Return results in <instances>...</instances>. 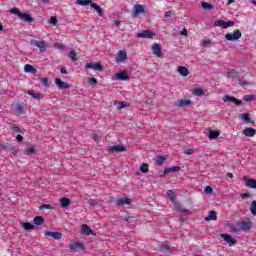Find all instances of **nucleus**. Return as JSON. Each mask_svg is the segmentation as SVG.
<instances>
[{"instance_id": "f257e3e1", "label": "nucleus", "mask_w": 256, "mask_h": 256, "mask_svg": "<svg viewBox=\"0 0 256 256\" xmlns=\"http://www.w3.org/2000/svg\"><path fill=\"white\" fill-rule=\"evenodd\" d=\"M253 227V222L249 219L239 220L236 225H231L230 230L232 233L249 232Z\"/></svg>"}, {"instance_id": "f03ea898", "label": "nucleus", "mask_w": 256, "mask_h": 256, "mask_svg": "<svg viewBox=\"0 0 256 256\" xmlns=\"http://www.w3.org/2000/svg\"><path fill=\"white\" fill-rule=\"evenodd\" d=\"M225 38L228 42L238 41L242 38V32L239 29H235L233 33H227Z\"/></svg>"}, {"instance_id": "7ed1b4c3", "label": "nucleus", "mask_w": 256, "mask_h": 256, "mask_svg": "<svg viewBox=\"0 0 256 256\" xmlns=\"http://www.w3.org/2000/svg\"><path fill=\"white\" fill-rule=\"evenodd\" d=\"M235 25V22L232 21V20H228V21H225V20H215L214 21V26H218V27H221L223 29H227L229 27H233Z\"/></svg>"}, {"instance_id": "20e7f679", "label": "nucleus", "mask_w": 256, "mask_h": 256, "mask_svg": "<svg viewBox=\"0 0 256 256\" xmlns=\"http://www.w3.org/2000/svg\"><path fill=\"white\" fill-rule=\"evenodd\" d=\"M154 36H156V34L150 29L142 30L136 35L137 38H142V39H153Z\"/></svg>"}, {"instance_id": "39448f33", "label": "nucleus", "mask_w": 256, "mask_h": 256, "mask_svg": "<svg viewBox=\"0 0 256 256\" xmlns=\"http://www.w3.org/2000/svg\"><path fill=\"white\" fill-rule=\"evenodd\" d=\"M30 45H32L33 47H37L41 52L47 50V44L44 41L32 39L30 40Z\"/></svg>"}, {"instance_id": "423d86ee", "label": "nucleus", "mask_w": 256, "mask_h": 256, "mask_svg": "<svg viewBox=\"0 0 256 256\" xmlns=\"http://www.w3.org/2000/svg\"><path fill=\"white\" fill-rule=\"evenodd\" d=\"M191 104H192V102L188 99H179V100H176V102H175V106L178 109H186Z\"/></svg>"}, {"instance_id": "0eeeda50", "label": "nucleus", "mask_w": 256, "mask_h": 256, "mask_svg": "<svg viewBox=\"0 0 256 256\" xmlns=\"http://www.w3.org/2000/svg\"><path fill=\"white\" fill-rule=\"evenodd\" d=\"M223 102H231V103L236 104L237 106L243 105L242 100H239L235 96H231V95H224L223 96Z\"/></svg>"}, {"instance_id": "6e6552de", "label": "nucleus", "mask_w": 256, "mask_h": 256, "mask_svg": "<svg viewBox=\"0 0 256 256\" xmlns=\"http://www.w3.org/2000/svg\"><path fill=\"white\" fill-rule=\"evenodd\" d=\"M85 69H93L94 71H103V65L101 63H86L85 64Z\"/></svg>"}, {"instance_id": "1a4fd4ad", "label": "nucleus", "mask_w": 256, "mask_h": 256, "mask_svg": "<svg viewBox=\"0 0 256 256\" xmlns=\"http://www.w3.org/2000/svg\"><path fill=\"white\" fill-rule=\"evenodd\" d=\"M127 59V53L125 50H120L117 52V56H116V62L118 64H121L124 62V60Z\"/></svg>"}, {"instance_id": "9d476101", "label": "nucleus", "mask_w": 256, "mask_h": 256, "mask_svg": "<svg viewBox=\"0 0 256 256\" xmlns=\"http://www.w3.org/2000/svg\"><path fill=\"white\" fill-rule=\"evenodd\" d=\"M152 51L155 57L157 58H161L162 56V49H161V45L154 43L152 46Z\"/></svg>"}, {"instance_id": "9b49d317", "label": "nucleus", "mask_w": 256, "mask_h": 256, "mask_svg": "<svg viewBox=\"0 0 256 256\" xmlns=\"http://www.w3.org/2000/svg\"><path fill=\"white\" fill-rule=\"evenodd\" d=\"M226 77L227 78H232V79H240L241 78V73L234 70V69H231V70L227 71Z\"/></svg>"}, {"instance_id": "f8f14e48", "label": "nucleus", "mask_w": 256, "mask_h": 256, "mask_svg": "<svg viewBox=\"0 0 256 256\" xmlns=\"http://www.w3.org/2000/svg\"><path fill=\"white\" fill-rule=\"evenodd\" d=\"M220 238L226 241L229 244V246L235 245L237 243V241L228 234H221Z\"/></svg>"}, {"instance_id": "ddd939ff", "label": "nucleus", "mask_w": 256, "mask_h": 256, "mask_svg": "<svg viewBox=\"0 0 256 256\" xmlns=\"http://www.w3.org/2000/svg\"><path fill=\"white\" fill-rule=\"evenodd\" d=\"M55 84L60 88L61 90H67L69 89L70 85L67 82H63L60 78L55 79Z\"/></svg>"}, {"instance_id": "4468645a", "label": "nucleus", "mask_w": 256, "mask_h": 256, "mask_svg": "<svg viewBox=\"0 0 256 256\" xmlns=\"http://www.w3.org/2000/svg\"><path fill=\"white\" fill-rule=\"evenodd\" d=\"M243 180L248 188L256 189V180L247 177H244Z\"/></svg>"}, {"instance_id": "2eb2a0df", "label": "nucleus", "mask_w": 256, "mask_h": 256, "mask_svg": "<svg viewBox=\"0 0 256 256\" xmlns=\"http://www.w3.org/2000/svg\"><path fill=\"white\" fill-rule=\"evenodd\" d=\"M109 151L111 153L114 152H125L126 151V147L124 145H113L109 148Z\"/></svg>"}, {"instance_id": "dca6fc26", "label": "nucleus", "mask_w": 256, "mask_h": 256, "mask_svg": "<svg viewBox=\"0 0 256 256\" xmlns=\"http://www.w3.org/2000/svg\"><path fill=\"white\" fill-rule=\"evenodd\" d=\"M117 206L131 205V199L128 197L118 198L116 201Z\"/></svg>"}, {"instance_id": "f3484780", "label": "nucleus", "mask_w": 256, "mask_h": 256, "mask_svg": "<svg viewBox=\"0 0 256 256\" xmlns=\"http://www.w3.org/2000/svg\"><path fill=\"white\" fill-rule=\"evenodd\" d=\"M242 133L246 137H254L256 135V129L255 128H244Z\"/></svg>"}, {"instance_id": "a211bd4d", "label": "nucleus", "mask_w": 256, "mask_h": 256, "mask_svg": "<svg viewBox=\"0 0 256 256\" xmlns=\"http://www.w3.org/2000/svg\"><path fill=\"white\" fill-rule=\"evenodd\" d=\"M70 249L74 252H79L80 250L84 249V244H81L79 242L70 244Z\"/></svg>"}, {"instance_id": "6ab92c4d", "label": "nucleus", "mask_w": 256, "mask_h": 256, "mask_svg": "<svg viewBox=\"0 0 256 256\" xmlns=\"http://www.w3.org/2000/svg\"><path fill=\"white\" fill-rule=\"evenodd\" d=\"M90 8L96 10L99 17H104L103 8H101L98 4L92 3L90 4Z\"/></svg>"}, {"instance_id": "aec40b11", "label": "nucleus", "mask_w": 256, "mask_h": 256, "mask_svg": "<svg viewBox=\"0 0 256 256\" xmlns=\"http://www.w3.org/2000/svg\"><path fill=\"white\" fill-rule=\"evenodd\" d=\"M19 19L27 23L33 22L32 16L29 13H25V12H23V14L19 16Z\"/></svg>"}, {"instance_id": "412c9836", "label": "nucleus", "mask_w": 256, "mask_h": 256, "mask_svg": "<svg viewBox=\"0 0 256 256\" xmlns=\"http://www.w3.org/2000/svg\"><path fill=\"white\" fill-rule=\"evenodd\" d=\"M206 222L217 221V213L215 210H210L208 217H205Z\"/></svg>"}, {"instance_id": "4be33fe9", "label": "nucleus", "mask_w": 256, "mask_h": 256, "mask_svg": "<svg viewBox=\"0 0 256 256\" xmlns=\"http://www.w3.org/2000/svg\"><path fill=\"white\" fill-rule=\"evenodd\" d=\"M45 235L47 237H51L57 241L61 240V238H62V234L59 232H46Z\"/></svg>"}, {"instance_id": "5701e85b", "label": "nucleus", "mask_w": 256, "mask_h": 256, "mask_svg": "<svg viewBox=\"0 0 256 256\" xmlns=\"http://www.w3.org/2000/svg\"><path fill=\"white\" fill-rule=\"evenodd\" d=\"M172 203L174 204V207H175L179 212L184 213V214H186V213L189 212V210L183 208L182 204H181L180 202H178L177 200H176V201H173Z\"/></svg>"}, {"instance_id": "b1692460", "label": "nucleus", "mask_w": 256, "mask_h": 256, "mask_svg": "<svg viewBox=\"0 0 256 256\" xmlns=\"http://www.w3.org/2000/svg\"><path fill=\"white\" fill-rule=\"evenodd\" d=\"M145 14L144 6L141 4H136L134 6V15Z\"/></svg>"}, {"instance_id": "393cba45", "label": "nucleus", "mask_w": 256, "mask_h": 256, "mask_svg": "<svg viewBox=\"0 0 256 256\" xmlns=\"http://www.w3.org/2000/svg\"><path fill=\"white\" fill-rule=\"evenodd\" d=\"M81 233L83 235L89 236L91 234H94L93 230H91L87 225H82L81 226Z\"/></svg>"}, {"instance_id": "a878e982", "label": "nucleus", "mask_w": 256, "mask_h": 256, "mask_svg": "<svg viewBox=\"0 0 256 256\" xmlns=\"http://www.w3.org/2000/svg\"><path fill=\"white\" fill-rule=\"evenodd\" d=\"M177 72L180 73L183 77H187L189 75V70L185 66H180L177 68Z\"/></svg>"}, {"instance_id": "bb28decb", "label": "nucleus", "mask_w": 256, "mask_h": 256, "mask_svg": "<svg viewBox=\"0 0 256 256\" xmlns=\"http://www.w3.org/2000/svg\"><path fill=\"white\" fill-rule=\"evenodd\" d=\"M114 105H116V108H117L118 110H122V109H125V108H127V107L130 106L129 103H127V102H121V101H116V102H114Z\"/></svg>"}, {"instance_id": "cd10ccee", "label": "nucleus", "mask_w": 256, "mask_h": 256, "mask_svg": "<svg viewBox=\"0 0 256 256\" xmlns=\"http://www.w3.org/2000/svg\"><path fill=\"white\" fill-rule=\"evenodd\" d=\"M116 78H117L119 81H128V80H129V76H128V74L126 73V71L118 73V74L116 75Z\"/></svg>"}, {"instance_id": "c85d7f7f", "label": "nucleus", "mask_w": 256, "mask_h": 256, "mask_svg": "<svg viewBox=\"0 0 256 256\" xmlns=\"http://www.w3.org/2000/svg\"><path fill=\"white\" fill-rule=\"evenodd\" d=\"M25 73L37 74V69H35L31 64H26L24 66Z\"/></svg>"}, {"instance_id": "c756f323", "label": "nucleus", "mask_w": 256, "mask_h": 256, "mask_svg": "<svg viewBox=\"0 0 256 256\" xmlns=\"http://www.w3.org/2000/svg\"><path fill=\"white\" fill-rule=\"evenodd\" d=\"M166 160H167V158H165L163 155H159L157 160L155 161V166H157V167L163 166V164L165 163Z\"/></svg>"}, {"instance_id": "7c9ffc66", "label": "nucleus", "mask_w": 256, "mask_h": 256, "mask_svg": "<svg viewBox=\"0 0 256 256\" xmlns=\"http://www.w3.org/2000/svg\"><path fill=\"white\" fill-rule=\"evenodd\" d=\"M70 204H71V201L69 198H66V197L61 198V200H60L61 207L68 208L70 206Z\"/></svg>"}, {"instance_id": "2f4dec72", "label": "nucleus", "mask_w": 256, "mask_h": 256, "mask_svg": "<svg viewBox=\"0 0 256 256\" xmlns=\"http://www.w3.org/2000/svg\"><path fill=\"white\" fill-rule=\"evenodd\" d=\"M241 119L243 122H246L248 124H253L254 121L251 119V117L249 116L248 113H243L242 116H241Z\"/></svg>"}, {"instance_id": "473e14b6", "label": "nucleus", "mask_w": 256, "mask_h": 256, "mask_svg": "<svg viewBox=\"0 0 256 256\" xmlns=\"http://www.w3.org/2000/svg\"><path fill=\"white\" fill-rule=\"evenodd\" d=\"M220 135V132L219 131H216V130H210L209 131V139L210 140H215L219 137Z\"/></svg>"}, {"instance_id": "72a5a7b5", "label": "nucleus", "mask_w": 256, "mask_h": 256, "mask_svg": "<svg viewBox=\"0 0 256 256\" xmlns=\"http://www.w3.org/2000/svg\"><path fill=\"white\" fill-rule=\"evenodd\" d=\"M93 4V0H76V5L88 6Z\"/></svg>"}, {"instance_id": "f704fd0d", "label": "nucleus", "mask_w": 256, "mask_h": 256, "mask_svg": "<svg viewBox=\"0 0 256 256\" xmlns=\"http://www.w3.org/2000/svg\"><path fill=\"white\" fill-rule=\"evenodd\" d=\"M167 196H168L169 200L172 201V203L177 201L176 195H175L173 190H168L167 191Z\"/></svg>"}, {"instance_id": "c9c22d12", "label": "nucleus", "mask_w": 256, "mask_h": 256, "mask_svg": "<svg viewBox=\"0 0 256 256\" xmlns=\"http://www.w3.org/2000/svg\"><path fill=\"white\" fill-rule=\"evenodd\" d=\"M140 172L144 173V174L148 173L149 172V164L142 163L140 166Z\"/></svg>"}, {"instance_id": "e433bc0d", "label": "nucleus", "mask_w": 256, "mask_h": 256, "mask_svg": "<svg viewBox=\"0 0 256 256\" xmlns=\"http://www.w3.org/2000/svg\"><path fill=\"white\" fill-rule=\"evenodd\" d=\"M250 212H251L252 216H256V201L251 202Z\"/></svg>"}, {"instance_id": "4c0bfd02", "label": "nucleus", "mask_w": 256, "mask_h": 256, "mask_svg": "<svg viewBox=\"0 0 256 256\" xmlns=\"http://www.w3.org/2000/svg\"><path fill=\"white\" fill-rule=\"evenodd\" d=\"M44 219L42 216H37L34 218V225H43Z\"/></svg>"}, {"instance_id": "58836bf2", "label": "nucleus", "mask_w": 256, "mask_h": 256, "mask_svg": "<svg viewBox=\"0 0 256 256\" xmlns=\"http://www.w3.org/2000/svg\"><path fill=\"white\" fill-rule=\"evenodd\" d=\"M28 95L32 96L37 101L41 100V94L40 93H34L33 91H28Z\"/></svg>"}, {"instance_id": "ea45409f", "label": "nucleus", "mask_w": 256, "mask_h": 256, "mask_svg": "<svg viewBox=\"0 0 256 256\" xmlns=\"http://www.w3.org/2000/svg\"><path fill=\"white\" fill-rule=\"evenodd\" d=\"M193 94L195 96H203V95H205V91H203V89H201V88H195L193 91Z\"/></svg>"}, {"instance_id": "a19ab883", "label": "nucleus", "mask_w": 256, "mask_h": 256, "mask_svg": "<svg viewBox=\"0 0 256 256\" xmlns=\"http://www.w3.org/2000/svg\"><path fill=\"white\" fill-rule=\"evenodd\" d=\"M10 13H11V14H14V15H18L19 18H20L21 15L23 14V12H21L20 9H18V8H12V9H10Z\"/></svg>"}, {"instance_id": "79ce46f5", "label": "nucleus", "mask_w": 256, "mask_h": 256, "mask_svg": "<svg viewBox=\"0 0 256 256\" xmlns=\"http://www.w3.org/2000/svg\"><path fill=\"white\" fill-rule=\"evenodd\" d=\"M69 58L71 59V61H77L78 60L77 53H76L75 50L70 51Z\"/></svg>"}, {"instance_id": "37998d69", "label": "nucleus", "mask_w": 256, "mask_h": 256, "mask_svg": "<svg viewBox=\"0 0 256 256\" xmlns=\"http://www.w3.org/2000/svg\"><path fill=\"white\" fill-rule=\"evenodd\" d=\"M23 227L26 231L34 230V226L30 222H24Z\"/></svg>"}, {"instance_id": "c03bdc74", "label": "nucleus", "mask_w": 256, "mask_h": 256, "mask_svg": "<svg viewBox=\"0 0 256 256\" xmlns=\"http://www.w3.org/2000/svg\"><path fill=\"white\" fill-rule=\"evenodd\" d=\"M254 100H255V96L254 95H244L243 96V101L251 102V101H254Z\"/></svg>"}, {"instance_id": "a18cd8bd", "label": "nucleus", "mask_w": 256, "mask_h": 256, "mask_svg": "<svg viewBox=\"0 0 256 256\" xmlns=\"http://www.w3.org/2000/svg\"><path fill=\"white\" fill-rule=\"evenodd\" d=\"M16 112L19 114V115H22L23 112H24V107L22 104H17L16 105Z\"/></svg>"}, {"instance_id": "49530a36", "label": "nucleus", "mask_w": 256, "mask_h": 256, "mask_svg": "<svg viewBox=\"0 0 256 256\" xmlns=\"http://www.w3.org/2000/svg\"><path fill=\"white\" fill-rule=\"evenodd\" d=\"M0 149L2 150H9L11 153L15 154L16 153V149L15 148H9L7 149V146L5 145H0Z\"/></svg>"}, {"instance_id": "de8ad7c7", "label": "nucleus", "mask_w": 256, "mask_h": 256, "mask_svg": "<svg viewBox=\"0 0 256 256\" xmlns=\"http://www.w3.org/2000/svg\"><path fill=\"white\" fill-rule=\"evenodd\" d=\"M26 153L27 155L31 156V155H34L35 153V148L34 147H29L26 149Z\"/></svg>"}, {"instance_id": "09e8293b", "label": "nucleus", "mask_w": 256, "mask_h": 256, "mask_svg": "<svg viewBox=\"0 0 256 256\" xmlns=\"http://www.w3.org/2000/svg\"><path fill=\"white\" fill-rule=\"evenodd\" d=\"M89 85L90 86H95L97 85V79L96 78H89Z\"/></svg>"}, {"instance_id": "8fccbe9b", "label": "nucleus", "mask_w": 256, "mask_h": 256, "mask_svg": "<svg viewBox=\"0 0 256 256\" xmlns=\"http://www.w3.org/2000/svg\"><path fill=\"white\" fill-rule=\"evenodd\" d=\"M212 8H213V6L211 4L202 2V9H212Z\"/></svg>"}, {"instance_id": "3c124183", "label": "nucleus", "mask_w": 256, "mask_h": 256, "mask_svg": "<svg viewBox=\"0 0 256 256\" xmlns=\"http://www.w3.org/2000/svg\"><path fill=\"white\" fill-rule=\"evenodd\" d=\"M43 209H52V206L50 204H43L39 206V210H43Z\"/></svg>"}, {"instance_id": "603ef678", "label": "nucleus", "mask_w": 256, "mask_h": 256, "mask_svg": "<svg viewBox=\"0 0 256 256\" xmlns=\"http://www.w3.org/2000/svg\"><path fill=\"white\" fill-rule=\"evenodd\" d=\"M204 191H205L206 194L213 193V187H211V186H206L205 189H204Z\"/></svg>"}, {"instance_id": "864d4df0", "label": "nucleus", "mask_w": 256, "mask_h": 256, "mask_svg": "<svg viewBox=\"0 0 256 256\" xmlns=\"http://www.w3.org/2000/svg\"><path fill=\"white\" fill-rule=\"evenodd\" d=\"M41 82H42V84H43L45 87H49V80H48V78H42V79H41Z\"/></svg>"}, {"instance_id": "5fc2aeb1", "label": "nucleus", "mask_w": 256, "mask_h": 256, "mask_svg": "<svg viewBox=\"0 0 256 256\" xmlns=\"http://www.w3.org/2000/svg\"><path fill=\"white\" fill-rule=\"evenodd\" d=\"M210 44H211V40H210V39H204V40L202 41V45H203V46H210Z\"/></svg>"}, {"instance_id": "6e6d98bb", "label": "nucleus", "mask_w": 256, "mask_h": 256, "mask_svg": "<svg viewBox=\"0 0 256 256\" xmlns=\"http://www.w3.org/2000/svg\"><path fill=\"white\" fill-rule=\"evenodd\" d=\"M50 24L51 25H57V17H51Z\"/></svg>"}, {"instance_id": "4d7b16f0", "label": "nucleus", "mask_w": 256, "mask_h": 256, "mask_svg": "<svg viewBox=\"0 0 256 256\" xmlns=\"http://www.w3.org/2000/svg\"><path fill=\"white\" fill-rule=\"evenodd\" d=\"M172 172L178 173L180 172L181 168L179 166L171 167Z\"/></svg>"}, {"instance_id": "13d9d810", "label": "nucleus", "mask_w": 256, "mask_h": 256, "mask_svg": "<svg viewBox=\"0 0 256 256\" xmlns=\"http://www.w3.org/2000/svg\"><path fill=\"white\" fill-rule=\"evenodd\" d=\"M237 83L240 84L243 88H245V86H248V85H249L248 82H241L240 79H238Z\"/></svg>"}, {"instance_id": "bf43d9fd", "label": "nucleus", "mask_w": 256, "mask_h": 256, "mask_svg": "<svg viewBox=\"0 0 256 256\" xmlns=\"http://www.w3.org/2000/svg\"><path fill=\"white\" fill-rule=\"evenodd\" d=\"M11 130L14 131L15 133H21V129L19 127H11Z\"/></svg>"}, {"instance_id": "052dcab7", "label": "nucleus", "mask_w": 256, "mask_h": 256, "mask_svg": "<svg viewBox=\"0 0 256 256\" xmlns=\"http://www.w3.org/2000/svg\"><path fill=\"white\" fill-rule=\"evenodd\" d=\"M172 172H173V170H171V167L164 169V175H168V174H170V173H172Z\"/></svg>"}, {"instance_id": "680f3d73", "label": "nucleus", "mask_w": 256, "mask_h": 256, "mask_svg": "<svg viewBox=\"0 0 256 256\" xmlns=\"http://www.w3.org/2000/svg\"><path fill=\"white\" fill-rule=\"evenodd\" d=\"M61 74L63 75H68V70L66 69V67H62L60 70Z\"/></svg>"}, {"instance_id": "e2e57ef3", "label": "nucleus", "mask_w": 256, "mask_h": 256, "mask_svg": "<svg viewBox=\"0 0 256 256\" xmlns=\"http://www.w3.org/2000/svg\"><path fill=\"white\" fill-rule=\"evenodd\" d=\"M173 13H174L173 11H167V12H165L164 17H166V18L171 17V15H172Z\"/></svg>"}, {"instance_id": "0e129e2a", "label": "nucleus", "mask_w": 256, "mask_h": 256, "mask_svg": "<svg viewBox=\"0 0 256 256\" xmlns=\"http://www.w3.org/2000/svg\"><path fill=\"white\" fill-rule=\"evenodd\" d=\"M194 152L193 149H188L187 151L184 152L185 155H192Z\"/></svg>"}, {"instance_id": "69168bd1", "label": "nucleus", "mask_w": 256, "mask_h": 256, "mask_svg": "<svg viewBox=\"0 0 256 256\" xmlns=\"http://www.w3.org/2000/svg\"><path fill=\"white\" fill-rule=\"evenodd\" d=\"M181 35H183V36H187L188 35L187 28H183V30L181 31Z\"/></svg>"}, {"instance_id": "338daca9", "label": "nucleus", "mask_w": 256, "mask_h": 256, "mask_svg": "<svg viewBox=\"0 0 256 256\" xmlns=\"http://www.w3.org/2000/svg\"><path fill=\"white\" fill-rule=\"evenodd\" d=\"M114 25L119 28V25H121V20H114Z\"/></svg>"}, {"instance_id": "774afa93", "label": "nucleus", "mask_w": 256, "mask_h": 256, "mask_svg": "<svg viewBox=\"0 0 256 256\" xmlns=\"http://www.w3.org/2000/svg\"><path fill=\"white\" fill-rule=\"evenodd\" d=\"M16 140L17 141H23L24 140V137L22 135H17L16 136Z\"/></svg>"}]
</instances>
